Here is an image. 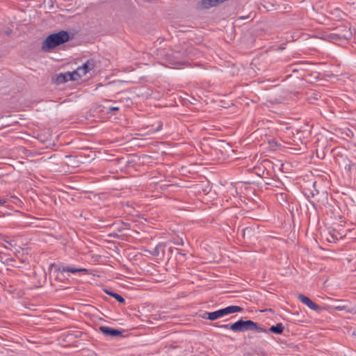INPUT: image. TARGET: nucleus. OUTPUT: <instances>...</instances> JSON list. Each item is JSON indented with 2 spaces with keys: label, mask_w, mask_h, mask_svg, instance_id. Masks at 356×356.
<instances>
[{
  "label": "nucleus",
  "mask_w": 356,
  "mask_h": 356,
  "mask_svg": "<svg viewBox=\"0 0 356 356\" xmlns=\"http://www.w3.org/2000/svg\"><path fill=\"white\" fill-rule=\"evenodd\" d=\"M70 35L66 31H60L49 35L42 42L41 49L47 52L56 47L68 42L70 40Z\"/></svg>",
  "instance_id": "1"
},
{
  "label": "nucleus",
  "mask_w": 356,
  "mask_h": 356,
  "mask_svg": "<svg viewBox=\"0 0 356 356\" xmlns=\"http://www.w3.org/2000/svg\"><path fill=\"white\" fill-rule=\"evenodd\" d=\"M252 326H254V322L251 320L239 321L232 324V330L235 332H243L245 331L252 330Z\"/></svg>",
  "instance_id": "2"
},
{
  "label": "nucleus",
  "mask_w": 356,
  "mask_h": 356,
  "mask_svg": "<svg viewBox=\"0 0 356 356\" xmlns=\"http://www.w3.org/2000/svg\"><path fill=\"white\" fill-rule=\"evenodd\" d=\"M99 330L105 335L111 337L122 336V331L118 329L112 328L106 326L99 327Z\"/></svg>",
  "instance_id": "3"
},
{
  "label": "nucleus",
  "mask_w": 356,
  "mask_h": 356,
  "mask_svg": "<svg viewBox=\"0 0 356 356\" xmlns=\"http://www.w3.org/2000/svg\"><path fill=\"white\" fill-rule=\"evenodd\" d=\"M95 66V61L93 59L87 60L82 66L79 67L81 75H86L88 72L93 70Z\"/></svg>",
  "instance_id": "4"
},
{
  "label": "nucleus",
  "mask_w": 356,
  "mask_h": 356,
  "mask_svg": "<svg viewBox=\"0 0 356 356\" xmlns=\"http://www.w3.org/2000/svg\"><path fill=\"white\" fill-rule=\"evenodd\" d=\"M298 298L300 301H301L303 304L306 305L311 309L316 311L319 308V307L315 302H314L310 298L302 294H299Z\"/></svg>",
  "instance_id": "5"
},
{
  "label": "nucleus",
  "mask_w": 356,
  "mask_h": 356,
  "mask_svg": "<svg viewBox=\"0 0 356 356\" xmlns=\"http://www.w3.org/2000/svg\"><path fill=\"white\" fill-rule=\"evenodd\" d=\"M72 75L70 72L60 73L56 76V82L57 84L64 83L68 81H71Z\"/></svg>",
  "instance_id": "6"
},
{
  "label": "nucleus",
  "mask_w": 356,
  "mask_h": 356,
  "mask_svg": "<svg viewBox=\"0 0 356 356\" xmlns=\"http://www.w3.org/2000/svg\"><path fill=\"white\" fill-rule=\"evenodd\" d=\"M222 309L223 311L224 315L226 316L232 313L241 312L243 310V308L236 305H231Z\"/></svg>",
  "instance_id": "7"
},
{
  "label": "nucleus",
  "mask_w": 356,
  "mask_h": 356,
  "mask_svg": "<svg viewBox=\"0 0 356 356\" xmlns=\"http://www.w3.org/2000/svg\"><path fill=\"white\" fill-rule=\"evenodd\" d=\"M58 270L62 273L69 272L72 273H75L78 272H88V270L86 268H76L71 266H63L62 268H59Z\"/></svg>",
  "instance_id": "8"
},
{
  "label": "nucleus",
  "mask_w": 356,
  "mask_h": 356,
  "mask_svg": "<svg viewBox=\"0 0 356 356\" xmlns=\"http://www.w3.org/2000/svg\"><path fill=\"white\" fill-rule=\"evenodd\" d=\"M223 316H225V315L222 309L215 312H209V314H207V318L210 321H215Z\"/></svg>",
  "instance_id": "9"
},
{
  "label": "nucleus",
  "mask_w": 356,
  "mask_h": 356,
  "mask_svg": "<svg viewBox=\"0 0 356 356\" xmlns=\"http://www.w3.org/2000/svg\"><path fill=\"white\" fill-rule=\"evenodd\" d=\"M197 6L201 9H208L216 6L214 0H202L198 3Z\"/></svg>",
  "instance_id": "10"
},
{
  "label": "nucleus",
  "mask_w": 356,
  "mask_h": 356,
  "mask_svg": "<svg viewBox=\"0 0 356 356\" xmlns=\"http://www.w3.org/2000/svg\"><path fill=\"white\" fill-rule=\"evenodd\" d=\"M118 232H122L124 230L130 229V224L127 222H120L119 223H113L112 225Z\"/></svg>",
  "instance_id": "11"
},
{
  "label": "nucleus",
  "mask_w": 356,
  "mask_h": 356,
  "mask_svg": "<svg viewBox=\"0 0 356 356\" xmlns=\"http://www.w3.org/2000/svg\"><path fill=\"white\" fill-rule=\"evenodd\" d=\"M283 330H284V326H283L282 323H277L275 325H272L268 329V332H273V333H275L277 334H280L282 333Z\"/></svg>",
  "instance_id": "12"
},
{
  "label": "nucleus",
  "mask_w": 356,
  "mask_h": 356,
  "mask_svg": "<svg viewBox=\"0 0 356 356\" xmlns=\"http://www.w3.org/2000/svg\"><path fill=\"white\" fill-rule=\"evenodd\" d=\"M325 37L326 40H327L330 42H332L342 40L340 33H330V34L325 35Z\"/></svg>",
  "instance_id": "13"
},
{
  "label": "nucleus",
  "mask_w": 356,
  "mask_h": 356,
  "mask_svg": "<svg viewBox=\"0 0 356 356\" xmlns=\"http://www.w3.org/2000/svg\"><path fill=\"white\" fill-rule=\"evenodd\" d=\"M105 293L112 297H113L114 298H115L120 303H124L125 302V300L124 298L120 296V294L117 293H115V292H113L111 291H109V290H107V289H105L104 290Z\"/></svg>",
  "instance_id": "14"
},
{
  "label": "nucleus",
  "mask_w": 356,
  "mask_h": 356,
  "mask_svg": "<svg viewBox=\"0 0 356 356\" xmlns=\"http://www.w3.org/2000/svg\"><path fill=\"white\" fill-rule=\"evenodd\" d=\"M341 38L343 40H349L352 37V32L350 29L344 27L342 32L339 33Z\"/></svg>",
  "instance_id": "15"
},
{
  "label": "nucleus",
  "mask_w": 356,
  "mask_h": 356,
  "mask_svg": "<svg viewBox=\"0 0 356 356\" xmlns=\"http://www.w3.org/2000/svg\"><path fill=\"white\" fill-rule=\"evenodd\" d=\"M254 229L250 227H247L242 229V236L243 238H251L253 235Z\"/></svg>",
  "instance_id": "16"
},
{
  "label": "nucleus",
  "mask_w": 356,
  "mask_h": 356,
  "mask_svg": "<svg viewBox=\"0 0 356 356\" xmlns=\"http://www.w3.org/2000/svg\"><path fill=\"white\" fill-rule=\"evenodd\" d=\"M307 63H305V62H303V61H301V62H299V63H293L291 65V67L292 68V71L294 72H298L300 70H303V67L305 66Z\"/></svg>",
  "instance_id": "17"
},
{
  "label": "nucleus",
  "mask_w": 356,
  "mask_h": 356,
  "mask_svg": "<svg viewBox=\"0 0 356 356\" xmlns=\"http://www.w3.org/2000/svg\"><path fill=\"white\" fill-rule=\"evenodd\" d=\"M164 247L165 245L162 243H160L158 245H156L152 252V255L158 257L160 254L161 251L164 252Z\"/></svg>",
  "instance_id": "18"
},
{
  "label": "nucleus",
  "mask_w": 356,
  "mask_h": 356,
  "mask_svg": "<svg viewBox=\"0 0 356 356\" xmlns=\"http://www.w3.org/2000/svg\"><path fill=\"white\" fill-rule=\"evenodd\" d=\"M70 74L72 75L71 81H76L83 76L84 75H81V72H79V68L78 67L76 70L72 72H70Z\"/></svg>",
  "instance_id": "19"
},
{
  "label": "nucleus",
  "mask_w": 356,
  "mask_h": 356,
  "mask_svg": "<svg viewBox=\"0 0 356 356\" xmlns=\"http://www.w3.org/2000/svg\"><path fill=\"white\" fill-rule=\"evenodd\" d=\"M252 330H256L257 332H268V330H267L265 328H263L258 325L257 323L254 322V326H252Z\"/></svg>",
  "instance_id": "20"
},
{
  "label": "nucleus",
  "mask_w": 356,
  "mask_h": 356,
  "mask_svg": "<svg viewBox=\"0 0 356 356\" xmlns=\"http://www.w3.org/2000/svg\"><path fill=\"white\" fill-rule=\"evenodd\" d=\"M175 252H176V255L177 257V259L178 260H180L181 259V257H183L185 256V254L184 253H182L177 248H175Z\"/></svg>",
  "instance_id": "21"
},
{
  "label": "nucleus",
  "mask_w": 356,
  "mask_h": 356,
  "mask_svg": "<svg viewBox=\"0 0 356 356\" xmlns=\"http://www.w3.org/2000/svg\"><path fill=\"white\" fill-rule=\"evenodd\" d=\"M218 327H221V328H225V329H229L232 330V325H229V324H222V325H219Z\"/></svg>",
  "instance_id": "22"
},
{
  "label": "nucleus",
  "mask_w": 356,
  "mask_h": 356,
  "mask_svg": "<svg viewBox=\"0 0 356 356\" xmlns=\"http://www.w3.org/2000/svg\"><path fill=\"white\" fill-rule=\"evenodd\" d=\"M334 309H336L339 311H342L346 309V306L339 305L334 306Z\"/></svg>",
  "instance_id": "23"
},
{
  "label": "nucleus",
  "mask_w": 356,
  "mask_h": 356,
  "mask_svg": "<svg viewBox=\"0 0 356 356\" xmlns=\"http://www.w3.org/2000/svg\"><path fill=\"white\" fill-rule=\"evenodd\" d=\"M175 244L177 245H184V241L182 238L178 239L177 241H175Z\"/></svg>",
  "instance_id": "24"
},
{
  "label": "nucleus",
  "mask_w": 356,
  "mask_h": 356,
  "mask_svg": "<svg viewBox=\"0 0 356 356\" xmlns=\"http://www.w3.org/2000/svg\"><path fill=\"white\" fill-rule=\"evenodd\" d=\"M7 201L5 198L0 197V205H3Z\"/></svg>",
  "instance_id": "25"
},
{
  "label": "nucleus",
  "mask_w": 356,
  "mask_h": 356,
  "mask_svg": "<svg viewBox=\"0 0 356 356\" xmlns=\"http://www.w3.org/2000/svg\"><path fill=\"white\" fill-rule=\"evenodd\" d=\"M109 110L112 111H116L119 110V108L117 106L110 107Z\"/></svg>",
  "instance_id": "26"
},
{
  "label": "nucleus",
  "mask_w": 356,
  "mask_h": 356,
  "mask_svg": "<svg viewBox=\"0 0 356 356\" xmlns=\"http://www.w3.org/2000/svg\"><path fill=\"white\" fill-rule=\"evenodd\" d=\"M209 312H204L202 315H201V317L204 319H208L207 314H209Z\"/></svg>",
  "instance_id": "27"
},
{
  "label": "nucleus",
  "mask_w": 356,
  "mask_h": 356,
  "mask_svg": "<svg viewBox=\"0 0 356 356\" xmlns=\"http://www.w3.org/2000/svg\"><path fill=\"white\" fill-rule=\"evenodd\" d=\"M174 251H175V248H171V247L169 248V252L171 253V254H173V252H174Z\"/></svg>",
  "instance_id": "28"
},
{
  "label": "nucleus",
  "mask_w": 356,
  "mask_h": 356,
  "mask_svg": "<svg viewBox=\"0 0 356 356\" xmlns=\"http://www.w3.org/2000/svg\"><path fill=\"white\" fill-rule=\"evenodd\" d=\"M247 17H245V16H243V17H240V19H246Z\"/></svg>",
  "instance_id": "29"
},
{
  "label": "nucleus",
  "mask_w": 356,
  "mask_h": 356,
  "mask_svg": "<svg viewBox=\"0 0 356 356\" xmlns=\"http://www.w3.org/2000/svg\"><path fill=\"white\" fill-rule=\"evenodd\" d=\"M331 236H332V238L333 240H334V236H332V235Z\"/></svg>",
  "instance_id": "30"
}]
</instances>
